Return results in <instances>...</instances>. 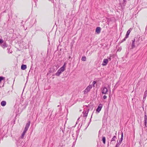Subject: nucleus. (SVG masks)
<instances>
[{
	"label": "nucleus",
	"mask_w": 147,
	"mask_h": 147,
	"mask_svg": "<svg viewBox=\"0 0 147 147\" xmlns=\"http://www.w3.org/2000/svg\"><path fill=\"white\" fill-rule=\"evenodd\" d=\"M119 146V145L118 144H116V146H115V147H118Z\"/></svg>",
	"instance_id": "2f4dec72"
},
{
	"label": "nucleus",
	"mask_w": 147,
	"mask_h": 147,
	"mask_svg": "<svg viewBox=\"0 0 147 147\" xmlns=\"http://www.w3.org/2000/svg\"><path fill=\"white\" fill-rule=\"evenodd\" d=\"M101 31V28L100 27H97L96 29V32L97 34H99Z\"/></svg>",
	"instance_id": "9d476101"
},
{
	"label": "nucleus",
	"mask_w": 147,
	"mask_h": 147,
	"mask_svg": "<svg viewBox=\"0 0 147 147\" xmlns=\"http://www.w3.org/2000/svg\"><path fill=\"white\" fill-rule=\"evenodd\" d=\"M102 90V94H106L108 92V89L106 87H104Z\"/></svg>",
	"instance_id": "423d86ee"
},
{
	"label": "nucleus",
	"mask_w": 147,
	"mask_h": 147,
	"mask_svg": "<svg viewBox=\"0 0 147 147\" xmlns=\"http://www.w3.org/2000/svg\"><path fill=\"white\" fill-rule=\"evenodd\" d=\"M121 139L119 140V142L118 143H117V144H118L120 145L121 144L123 140V133L122 131H121Z\"/></svg>",
	"instance_id": "39448f33"
},
{
	"label": "nucleus",
	"mask_w": 147,
	"mask_h": 147,
	"mask_svg": "<svg viewBox=\"0 0 147 147\" xmlns=\"http://www.w3.org/2000/svg\"><path fill=\"white\" fill-rule=\"evenodd\" d=\"M72 137L73 138V139H74V140L76 139V140H77V137H76V138L75 135H74V134H72Z\"/></svg>",
	"instance_id": "4be33fe9"
},
{
	"label": "nucleus",
	"mask_w": 147,
	"mask_h": 147,
	"mask_svg": "<svg viewBox=\"0 0 147 147\" xmlns=\"http://www.w3.org/2000/svg\"><path fill=\"white\" fill-rule=\"evenodd\" d=\"M92 88V85H89L84 90V94H87L90 91V90Z\"/></svg>",
	"instance_id": "f03ea898"
},
{
	"label": "nucleus",
	"mask_w": 147,
	"mask_h": 147,
	"mask_svg": "<svg viewBox=\"0 0 147 147\" xmlns=\"http://www.w3.org/2000/svg\"><path fill=\"white\" fill-rule=\"evenodd\" d=\"M79 132H80V131H79V129L77 130L76 131V135L77 137L79 135Z\"/></svg>",
	"instance_id": "5701e85b"
},
{
	"label": "nucleus",
	"mask_w": 147,
	"mask_h": 147,
	"mask_svg": "<svg viewBox=\"0 0 147 147\" xmlns=\"http://www.w3.org/2000/svg\"><path fill=\"white\" fill-rule=\"evenodd\" d=\"M102 107V105L101 104H100L99 105L97 108L96 109V111L98 112V113H99L101 111Z\"/></svg>",
	"instance_id": "20e7f679"
},
{
	"label": "nucleus",
	"mask_w": 147,
	"mask_h": 147,
	"mask_svg": "<svg viewBox=\"0 0 147 147\" xmlns=\"http://www.w3.org/2000/svg\"><path fill=\"white\" fill-rule=\"evenodd\" d=\"M70 58H71V57H70V56H69V59H70Z\"/></svg>",
	"instance_id": "e433bc0d"
},
{
	"label": "nucleus",
	"mask_w": 147,
	"mask_h": 147,
	"mask_svg": "<svg viewBox=\"0 0 147 147\" xmlns=\"http://www.w3.org/2000/svg\"><path fill=\"white\" fill-rule=\"evenodd\" d=\"M6 104V102L5 101H2L1 102V105L3 107L5 106Z\"/></svg>",
	"instance_id": "ddd939ff"
},
{
	"label": "nucleus",
	"mask_w": 147,
	"mask_h": 147,
	"mask_svg": "<svg viewBox=\"0 0 147 147\" xmlns=\"http://www.w3.org/2000/svg\"><path fill=\"white\" fill-rule=\"evenodd\" d=\"M5 77H3V76H0V83L1 82L2 80H5ZM1 87V86H0V88Z\"/></svg>",
	"instance_id": "aec40b11"
},
{
	"label": "nucleus",
	"mask_w": 147,
	"mask_h": 147,
	"mask_svg": "<svg viewBox=\"0 0 147 147\" xmlns=\"http://www.w3.org/2000/svg\"><path fill=\"white\" fill-rule=\"evenodd\" d=\"M92 115H93V113L92 114V115H91V118H90V122H89V124L90 123V121H91V118H92Z\"/></svg>",
	"instance_id": "473e14b6"
},
{
	"label": "nucleus",
	"mask_w": 147,
	"mask_h": 147,
	"mask_svg": "<svg viewBox=\"0 0 147 147\" xmlns=\"http://www.w3.org/2000/svg\"><path fill=\"white\" fill-rule=\"evenodd\" d=\"M50 71V73H52V70H50V71Z\"/></svg>",
	"instance_id": "c9c22d12"
},
{
	"label": "nucleus",
	"mask_w": 147,
	"mask_h": 147,
	"mask_svg": "<svg viewBox=\"0 0 147 147\" xmlns=\"http://www.w3.org/2000/svg\"><path fill=\"white\" fill-rule=\"evenodd\" d=\"M66 65V63H65L63 66L61 67V68L63 69V70H65V65Z\"/></svg>",
	"instance_id": "412c9836"
},
{
	"label": "nucleus",
	"mask_w": 147,
	"mask_h": 147,
	"mask_svg": "<svg viewBox=\"0 0 147 147\" xmlns=\"http://www.w3.org/2000/svg\"><path fill=\"white\" fill-rule=\"evenodd\" d=\"M144 121V124L145 125V126L146 127V124H147V121Z\"/></svg>",
	"instance_id": "7c9ffc66"
},
{
	"label": "nucleus",
	"mask_w": 147,
	"mask_h": 147,
	"mask_svg": "<svg viewBox=\"0 0 147 147\" xmlns=\"http://www.w3.org/2000/svg\"><path fill=\"white\" fill-rule=\"evenodd\" d=\"M64 70L61 68L58 70L57 72L56 73L55 75L57 76H59L60 74Z\"/></svg>",
	"instance_id": "7ed1b4c3"
},
{
	"label": "nucleus",
	"mask_w": 147,
	"mask_h": 147,
	"mask_svg": "<svg viewBox=\"0 0 147 147\" xmlns=\"http://www.w3.org/2000/svg\"><path fill=\"white\" fill-rule=\"evenodd\" d=\"M138 40L137 41H136V42L137 43H138V45H139V43H138Z\"/></svg>",
	"instance_id": "72a5a7b5"
},
{
	"label": "nucleus",
	"mask_w": 147,
	"mask_h": 147,
	"mask_svg": "<svg viewBox=\"0 0 147 147\" xmlns=\"http://www.w3.org/2000/svg\"><path fill=\"white\" fill-rule=\"evenodd\" d=\"M127 38H126V36L121 41V42H124V41H125L126 39Z\"/></svg>",
	"instance_id": "a878e982"
},
{
	"label": "nucleus",
	"mask_w": 147,
	"mask_h": 147,
	"mask_svg": "<svg viewBox=\"0 0 147 147\" xmlns=\"http://www.w3.org/2000/svg\"><path fill=\"white\" fill-rule=\"evenodd\" d=\"M135 42V39L133 40H132V44H131V49H133L134 48L135 46V43L134 42Z\"/></svg>",
	"instance_id": "6e6552de"
},
{
	"label": "nucleus",
	"mask_w": 147,
	"mask_h": 147,
	"mask_svg": "<svg viewBox=\"0 0 147 147\" xmlns=\"http://www.w3.org/2000/svg\"><path fill=\"white\" fill-rule=\"evenodd\" d=\"M96 83V82L95 81H94L92 82V85L94 87L95 84Z\"/></svg>",
	"instance_id": "b1692460"
},
{
	"label": "nucleus",
	"mask_w": 147,
	"mask_h": 147,
	"mask_svg": "<svg viewBox=\"0 0 147 147\" xmlns=\"http://www.w3.org/2000/svg\"><path fill=\"white\" fill-rule=\"evenodd\" d=\"M1 46L4 49L5 47H7V45L5 42H3Z\"/></svg>",
	"instance_id": "4468645a"
},
{
	"label": "nucleus",
	"mask_w": 147,
	"mask_h": 147,
	"mask_svg": "<svg viewBox=\"0 0 147 147\" xmlns=\"http://www.w3.org/2000/svg\"><path fill=\"white\" fill-rule=\"evenodd\" d=\"M26 68V65H25L22 64L21 66V69L22 70H25Z\"/></svg>",
	"instance_id": "f8f14e48"
},
{
	"label": "nucleus",
	"mask_w": 147,
	"mask_h": 147,
	"mask_svg": "<svg viewBox=\"0 0 147 147\" xmlns=\"http://www.w3.org/2000/svg\"><path fill=\"white\" fill-rule=\"evenodd\" d=\"M127 38H126V36L121 41V42H124V41H125L126 39Z\"/></svg>",
	"instance_id": "393cba45"
},
{
	"label": "nucleus",
	"mask_w": 147,
	"mask_h": 147,
	"mask_svg": "<svg viewBox=\"0 0 147 147\" xmlns=\"http://www.w3.org/2000/svg\"><path fill=\"white\" fill-rule=\"evenodd\" d=\"M112 56V55L111 54L110 55V57L108 58V59L110 61H111V57Z\"/></svg>",
	"instance_id": "cd10ccee"
},
{
	"label": "nucleus",
	"mask_w": 147,
	"mask_h": 147,
	"mask_svg": "<svg viewBox=\"0 0 147 147\" xmlns=\"http://www.w3.org/2000/svg\"><path fill=\"white\" fill-rule=\"evenodd\" d=\"M102 140L103 143L105 144L106 142V138L105 137H102Z\"/></svg>",
	"instance_id": "dca6fc26"
},
{
	"label": "nucleus",
	"mask_w": 147,
	"mask_h": 147,
	"mask_svg": "<svg viewBox=\"0 0 147 147\" xmlns=\"http://www.w3.org/2000/svg\"><path fill=\"white\" fill-rule=\"evenodd\" d=\"M103 98L104 99H105L107 98V96L106 95H104L103 97Z\"/></svg>",
	"instance_id": "c756f323"
},
{
	"label": "nucleus",
	"mask_w": 147,
	"mask_h": 147,
	"mask_svg": "<svg viewBox=\"0 0 147 147\" xmlns=\"http://www.w3.org/2000/svg\"><path fill=\"white\" fill-rule=\"evenodd\" d=\"M59 105H58L57 106V107H59Z\"/></svg>",
	"instance_id": "58836bf2"
},
{
	"label": "nucleus",
	"mask_w": 147,
	"mask_h": 147,
	"mask_svg": "<svg viewBox=\"0 0 147 147\" xmlns=\"http://www.w3.org/2000/svg\"><path fill=\"white\" fill-rule=\"evenodd\" d=\"M30 121L29 120L28 121V122L26 124L25 127L24 128V130L23 133H22V135L21 136V138H23L24 137V136L25 134L26 133V132L28 130L29 127L30 125Z\"/></svg>",
	"instance_id": "f257e3e1"
},
{
	"label": "nucleus",
	"mask_w": 147,
	"mask_h": 147,
	"mask_svg": "<svg viewBox=\"0 0 147 147\" xmlns=\"http://www.w3.org/2000/svg\"><path fill=\"white\" fill-rule=\"evenodd\" d=\"M80 118V117H79V118H78V120H77V121H78L79 120V119Z\"/></svg>",
	"instance_id": "4c0bfd02"
},
{
	"label": "nucleus",
	"mask_w": 147,
	"mask_h": 147,
	"mask_svg": "<svg viewBox=\"0 0 147 147\" xmlns=\"http://www.w3.org/2000/svg\"><path fill=\"white\" fill-rule=\"evenodd\" d=\"M132 29L131 28H130L128 30H129L130 31V32H131L132 30Z\"/></svg>",
	"instance_id": "f704fd0d"
},
{
	"label": "nucleus",
	"mask_w": 147,
	"mask_h": 147,
	"mask_svg": "<svg viewBox=\"0 0 147 147\" xmlns=\"http://www.w3.org/2000/svg\"><path fill=\"white\" fill-rule=\"evenodd\" d=\"M126 0H123V2L121 6H125L127 3Z\"/></svg>",
	"instance_id": "2eb2a0df"
},
{
	"label": "nucleus",
	"mask_w": 147,
	"mask_h": 147,
	"mask_svg": "<svg viewBox=\"0 0 147 147\" xmlns=\"http://www.w3.org/2000/svg\"><path fill=\"white\" fill-rule=\"evenodd\" d=\"M86 57L84 56H83V57H82V59H81V60L82 61H86Z\"/></svg>",
	"instance_id": "f3484780"
},
{
	"label": "nucleus",
	"mask_w": 147,
	"mask_h": 147,
	"mask_svg": "<svg viewBox=\"0 0 147 147\" xmlns=\"http://www.w3.org/2000/svg\"><path fill=\"white\" fill-rule=\"evenodd\" d=\"M147 116L146 114L144 115V121H147Z\"/></svg>",
	"instance_id": "bb28decb"
},
{
	"label": "nucleus",
	"mask_w": 147,
	"mask_h": 147,
	"mask_svg": "<svg viewBox=\"0 0 147 147\" xmlns=\"http://www.w3.org/2000/svg\"><path fill=\"white\" fill-rule=\"evenodd\" d=\"M130 33V31L129 30H128L126 33V35L125 36L126 38H128V36Z\"/></svg>",
	"instance_id": "a211bd4d"
},
{
	"label": "nucleus",
	"mask_w": 147,
	"mask_h": 147,
	"mask_svg": "<svg viewBox=\"0 0 147 147\" xmlns=\"http://www.w3.org/2000/svg\"><path fill=\"white\" fill-rule=\"evenodd\" d=\"M3 42V40L2 39H0V44H2Z\"/></svg>",
	"instance_id": "c85d7f7f"
},
{
	"label": "nucleus",
	"mask_w": 147,
	"mask_h": 147,
	"mask_svg": "<svg viewBox=\"0 0 147 147\" xmlns=\"http://www.w3.org/2000/svg\"><path fill=\"white\" fill-rule=\"evenodd\" d=\"M108 62V59H105L103 60V61L102 65L103 66H105L107 64Z\"/></svg>",
	"instance_id": "0eeeda50"
},
{
	"label": "nucleus",
	"mask_w": 147,
	"mask_h": 147,
	"mask_svg": "<svg viewBox=\"0 0 147 147\" xmlns=\"http://www.w3.org/2000/svg\"><path fill=\"white\" fill-rule=\"evenodd\" d=\"M89 110V109H88V110L85 112L84 113V111H83V113H84L83 116L84 117H86L87 116L88 114V111Z\"/></svg>",
	"instance_id": "1a4fd4ad"
},
{
	"label": "nucleus",
	"mask_w": 147,
	"mask_h": 147,
	"mask_svg": "<svg viewBox=\"0 0 147 147\" xmlns=\"http://www.w3.org/2000/svg\"><path fill=\"white\" fill-rule=\"evenodd\" d=\"M116 139H117L116 136H114L111 140V142H112L113 141H115Z\"/></svg>",
	"instance_id": "6ab92c4d"
},
{
	"label": "nucleus",
	"mask_w": 147,
	"mask_h": 147,
	"mask_svg": "<svg viewBox=\"0 0 147 147\" xmlns=\"http://www.w3.org/2000/svg\"><path fill=\"white\" fill-rule=\"evenodd\" d=\"M147 90H146L145 91V92L144 95V96H143V101L145 100L146 97L147 96Z\"/></svg>",
	"instance_id": "9b49d317"
}]
</instances>
